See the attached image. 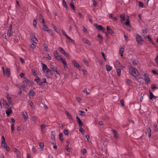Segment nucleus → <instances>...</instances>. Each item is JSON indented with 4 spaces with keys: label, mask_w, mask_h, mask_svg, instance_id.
Returning a JSON list of instances; mask_svg holds the SVG:
<instances>
[{
    "label": "nucleus",
    "mask_w": 158,
    "mask_h": 158,
    "mask_svg": "<svg viewBox=\"0 0 158 158\" xmlns=\"http://www.w3.org/2000/svg\"><path fill=\"white\" fill-rule=\"evenodd\" d=\"M129 73L135 78L138 77V76L139 74L137 70L133 68L130 69Z\"/></svg>",
    "instance_id": "1"
},
{
    "label": "nucleus",
    "mask_w": 158,
    "mask_h": 158,
    "mask_svg": "<svg viewBox=\"0 0 158 158\" xmlns=\"http://www.w3.org/2000/svg\"><path fill=\"white\" fill-rule=\"evenodd\" d=\"M136 38L137 42L138 44H143V40H142L141 36L139 35H136Z\"/></svg>",
    "instance_id": "2"
},
{
    "label": "nucleus",
    "mask_w": 158,
    "mask_h": 158,
    "mask_svg": "<svg viewBox=\"0 0 158 158\" xmlns=\"http://www.w3.org/2000/svg\"><path fill=\"white\" fill-rule=\"evenodd\" d=\"M53 55L56 60H60L61 59H62V58L59 55V54L57 50H55L54 51Z\"/></svg>",
    "instance_id": "3"
},
{
    "label": "nucleus",
    "mask_w": 158,
    "mask_h": 158,
    "mask_svg": "<svg viewBox=\"0 0 158 158\" xmlns=\"http://www.w3.org/2000/svg\"><path fill=\"white\" fill-rule=\"evenodd\" d=\"M42 69L44 72L48 73L50 72L51 70L49 69L47 66L44 64L42 63Z\"/></svg>",
    "instance_id": "4"
},
{
    "label": "nucleus",
    "mask_w": 158,
    "mask_h": 158,
    "mask_svg": "<svg viewBox=\"0 0 158 158\" xmlns=\"http://www.w3.org/2000/svg\"><path fill=\"white\" fill-rule=\"evenodd\" d=\"M30 81L27 79H25V80L23 82L22 86L23 88H26L28 85H29Z\"/></svg>",
    "instance_id": "5"
},
{
    "label": "nucleus",
    "mask_w": 158,
    "mask_h": 158,
    "mask_svg": "<svg viewBox=\"0 0 158 158\" xmlns=\"http://www.w3.org/2000/svg\"><path fill=\"white\" fill-rule=\"evenodd\" d=\"M144 77V80L145 83L146 84H148L149 83L150 80L148 77V75L147 74H145L143 75Z\"/></svg>",
    "instance_id": "6"
},
{
    "label": "nucleus",
    "mask_w": 158,
    "mask_h": 158,
    "mask_svg": "<svg viewBox=\"0 0 158 158\" xmlns=\"http://www.w3.org/2000/svg\"><path fill=\"white\" fill-rule=\"evenodd\" d=\"M94 25L97 29L99 31H104L105 30V29L101 25H98L96 23H94Z\"/></svg>",
    "instance_id": "7"
},
{
    "label": "nucleus",
    "mask_w": 158,
    "mask_h": 158,
    "mask_svg": "<svg viewBox=\"0 0 158 158\" xmlns=\"http://www.w3.org/2000/svg\"><path fill=\"white\" fill-rule=\"evenodd\" d=\"M50 68L52 69L53 71L55 72L57 74L59 75H60V74L57 71V68L56 66H55L52 65L51 64L50 66Z\"/></svg>",
    "instance_id": "8"
},
{
    "label": "nucleus",
    "mask_w": 158,
    "mask_h": 158,
    "mask_svg": "<svg viewBox=\"0 0 158 158\" xmlns=\"http://www.w3.org/2000/svg\"><path fill=\"white\" fill-rule=\"evenodd\" d=\"M28 94L29 98H31L35 95V92L33 90H31L29 92Z\"/></svg>",
    "instance_id": "9"
},
{
    "label": "nucleus",
    "mask_w": 158,
    "mask_h": 158,
    "mask_svg": "<svg viewBox=\"0 0 158 158\" xmlns=\"http://www.w3.org/2000/svg\"><path fill=\"white\" fill-rule=\"evenodd\" d=\"M34 80L39 85H40L42 84V81L38 77H36Z\"/></svg>",
    "instance_id": "10"
},
{
    "label": "nucleus",
    "mask_w": 158,
    "mask_h": 158,
    "mask_svg": "<svg viewBox=\"0 0 158 158\" xmlns=\"http://www.w3.org/2000/svg\"><path fill=\"white\" fill-rule=\"evenodd\" d=\"M31 40L34 43H36L37 40L35 37V36L33 34H31Z\"/></svg>",
    "instance_id": "11"
},
{
    "label": "nucleus",
    "mask_w": 158,
    "mask_h": 158,
    "mask_svg": "<svg viewBox=\"0 0 158 158\" xmlns=\"http://www.w3.org/2000/svg\"><path fill=\"white\" fill-rule=\"evenodd\" d=\"M22 115L23 117L24 118V119L25 120H27L28 118V117L27 116V112L25 111H23V112L22 114Z\"/></svg>",
    "instance_id": "12"
},
{
    "label": "nucleus",
    "mask_w": 158,
    "mask_h": 158,
    "mask_svg": "<svg viewBox=\"0 0 158 158\" xmlns=\"http://www.w3.org/2000/svg\"><path fill=\"white\" fill-rule=\"evenodd\" d=\"M146 135H148L149 137H150L151 135V130L150 127H148L147 130V131L146 132Z\"/></svg>",
    "instance_id": "13"
},
{
    "label": "nucleus",
    "mask_w": 158,
    "mask_h": 158,
    "mask_svg": "<svg viewBox=\"0 0 158 158\" xmlns=\"http://www.w3.org/2000/svg\"><path fill=\"white\" fill-rule=\"evenodd\" d=\"M73 63L74 66L78 69L79 68L80 65L76 60H73Z\"/></svg>",
    "instance_id": "14"
},
{
    "label": "nucleus",
    "mask_w": 158,
    "mask_h": 158,
    "mask_svg": "<svg viewBox=\"0 0 158 158\" xmlns=\"http://www.w3.org/2000/svg\"><path fill=\"white\" fill-rule=\"evenodd\" d=\"M12 113V111L11 108H9L6 111V113L8 116H9Z\"/></svg>",
    "instance_id": "15"
},
{
    "label": "nucleus",
    "mask_w": 158,
    "mask_h": 158,
    "mask_svg": "<svg viewBox=\"0 0 158 158\" xmlns=\"http://www.w3.org/2000/svg\"><path fill=\"white\" fill-rule=\"evenodd\" d=\"M60 60H61L62 63L64 68H67V65L65 60L63 59L62 58V59H61Z\"/></svg>",
    "instance_id": "16"
},
{
    "label": "nucleus",
    "mask_w": 158,
    "mask_h": 158,
    "mask_svg": "<svg viewBox=\"0 0 158 158\" xmlns=\"http://www.w3.org/2000/svg\"><path fill=\"white\" fill-rule=\"evenodd\" d=\"M76 118L77 120V122L79 124V125L80 126H82L83 125V123L81 120L80 119L78 116H76Z\"/></svg>",
    "instance_id": "17"
},
{
    "label": "nucleus",
    "mask_w": 158,
    "mask_h": 158,
    "mask_svg": "<svg viewBox=\"0 0 158 158\" xmlns=\"http://www.w3.org/2000/svg\"><path fill=\"white\" fill-rule=\"evenodd\" d=\"M82 40L85 44H88V45H91V42L90 41H89L88 40L86 39L83 38H82Z\"/></svg>",
    "instance_id": "18"
},
{
    "label": "nucleus",
    "mask_w": 158,
    "mask_h": 158,
    "mask_svg": "<svg viewBox=\"0 0 158 158\" xmlns=\"http://www.w3.org/2000/svg\"><path fill=\"white\" fill-rule=\"evenodd\" d=\"M39 20L40 22L42 23H45V21L43 17L41 14H40L39 15Z\"/></svg>",
    "instance_id": "19"
},
{
    "label": "nucleus",
    "mask_w": 158,
    "mask_h": 158,
    "mask_svg": "<svg viewBox=\"0 0 158 158\" xmlns=\"http://www.w3.org/2000/svg\"><path fill=\"white\" fill-rule=\"evenodd\" d=\"M124 51V48L123 47L121 48L119 50V53L121 56H123V53Z\"/></svg>",
    "instance_id": "20"
},
{
    "label": "nucleus",
    "mask_w": 158,
    "mask_h": 158,
    "mask_svg": "<svg viewBox=\"0 0 158 158\" xmlns=\"http://www.w3.org/2000/svg\"><path fill=\"white\" fill-rule=\"evenodd\" d=\"M52 26L53 28L54 29V30L58 33L60 32V30L58 29L53 24H52Z\"/></svg>",
    "instance_id": "21"
},
{
    "label": "nucleus",
    "mask_w": 158,
    "mask_h": 158,
    "mask_svg": "<svg viewBox=\"0 0 158 158\" xmlns=\"http://www.w3.org/2000/svg\"><path fill=\"white\" fill-rule=\"evenodd\" d=\"M120 17L121 19V22H122L123 21H124L125 19V14H121L120 16Z\"/></svg>",
    "instance_id": "22"
},
{
    "label": "nucleus",
    "mask_w": 158,
    "mask_h": 158,
    "mask_svg": "<svg viewBox=\"0 0 158 158\" xmlns=\"http://www.w3.org/2000/svg\"><path fill=\"white\" fill-rule=\"evenodd\" d=\"M115 63L118 67L121 68L123 67L122 64L118 61H116Z\"/></svg>",
    "instance_id": "23"
},
{
    "label": "nucleus",
    "mask_w": 158,
    "mask_h": 158,
    "mask_svg": "<svg viewBox=\"0 0 158 158\" xmlns=\"http://www.w3.org/2000/svg\"><path fill=\"white\" fill-rule=\"evenodd\" d=\"M149 93L150 94V98L151 100H152L153 98H154V99H156V97L154 96L150 91H149Z\"/></svg>",
    "instance_id": "24"
},
{
    "label": "nucleus",
    "mask_w": 158,
    "mask_h": 158,
    "mask_svg": "<svg viewBox=\"0 0 158 158\" xmlns=\"http://www.w3.org/2000/svg\"><path fill=\"white\" fill-rule=\"evenodd\" d=\"M65 113L66 114H67V116H68V117H69V120H71L73 119V118H72L71 115L67 111H66L65 112Z\"/></svg>",
    "instance_id": "25"
},
{
    "label": "nucleus",
    "mask_w": 158,
    "mask_h": 158,
    "mask_svg": "<svg viewBox=\"0 0 158 158\" xmlns=\"http://www.w3.org/2000/svg\"><path fill=\"white\" fill-rule=\"evenodd\" d=\"M6 73L8 77H9L10 75V69L9 68H6Z\"/></svg>",
    "instance_id": "26"
},
{
    "label": "nucleus",
    "mask_w": 158,
    "mask_h": 158,
    "mask_svg": "<svg viewBox=\"0 0 158 158\" xmlns=\"http://www.w3.org/2000/svg\"><path fill=\"white\" fill-rule=\"evenodd\" d=\"M48 27L45 24L43 25V29L44 31H48Z\"/></svg>",
    "instance_id": "27"
},
{
    "label": "nucleus",
    "mask_w": 158,
    "mask_h": 158,
    "mask_svg": "<svg viewBox=\"0 0 158 158\" xmlns=\"http://www.w3.org/2000/svg\"><path fill=\"white\" fill-rule=\"evenodd\" d=\"M63 4L64 7L66 9H68V6L67 4L64 0H62Z\"/></svg>",
    "instance_id": "28"
},
{
    "label": "nucleus",
    "mask_w": 158,
    "mask_h": 158,
    "mask_svg": "<svg viewBox=\"0 0 158 158\" xmlns=\"http://www.w3.org/2000/svg\"><path fill=\"white\" fill-rule=\"evenodd\" d=\"M106 69L107 71H110L112 69V67L111 66L109 65H106Z\"/></svg>",
    "instance_id": "29"
},
{
    "label": "nucleus",
    "mask_w": 158,
    "mask_h": 158,
    "mask_svg": "<svg viewBox=\"0 0 158 158\" xmlns=\"http://www.w3.org/2000/svg\"><path fill=\"white\" fill-rule=\"evenodd\" d=\"M6 98L8 100L9 103H11V98L8 94L7 95Z\"/></svg>",
    "instance_id": "30"
},
{
    "label": "nucleus",
    "mask_w": 158,
    "mask_h": 158,
    "mask_svg": "<svg viewBox=\"0 0 158 158\" xmlns=\"http://www.w3.org/2000/svg\"><path fill=\"white\" fill-rule=\"evenodd\" d=\"M12 34V30H8L7 32V35L8 36H11Z\"/></svg>",
    "instance_id": "31"
},
{
    "label": "nucleus",
    "mask_w": 158,
    "mask_h": 158,
    "mask_svg": "<svg viewBox=\"0 0 158 158\" xmlns=\"http://www.w3.org/2000/svg\"><path fill=\"white\" fill-rule=\"evenodd\" d=\"M3 105L6 107H7L8 106V104L6 101H5L3 99Z\"/></svg>",
    "instance_id": "32"
},
{
    "label": "nucleus",
    "mask_w": 158,
    "mask_h": 158,
    "mask_svg": "<svg viewBox=\"0 0 158 158\" xmlns=\"http://www.w3.org/2000/svg\"><path fill=\"white\" fill-rule=\"evenodd\" d=\"M46 127L44 124H42L41 125V129L42 131L43 132L45 130Z\"/></svg>",
    "instance_id": "33"
},
{
    "label": "nucleus",
    "mask_w": 158,
    "mask_h": 158,
    "mask_svg": "<svg viewBox=\"0 0 158 158\" xmlns=\"http://www.w3.org/2000/svg\"><path fill=\"white\" fill-rule=\"evenodd\" d=\"M2 142L1 143L2 145H3V144H6V142L5 141V139L4 137V136H2Z\"/></svg>",
    "instance_id": "34"
},
{
    "label": "nucleus",
    "mask_w": 158,
    "mask_h": 158,
    "mask_svg": "<svg viewBox=\"0 0 158 158\" xmlns=\"http://www.w3.org/2000/svg\"><path fill=\"white\" fill-rule=\"evenodd\" d=\"M43 46L44 47V49L46 52H48L49 50V49H48V46L46 45V44H43Z\"/></svg>",
    "instance_id": "35"
},
{
    "label": "nucleus",
    "mask_w": 158,
    "mask_h": 158,
    "mask_svg": "<svg viewBox=\"0 0 158 158\" xmlns=\"http://www.w3.org/2000/svg\"><path fill=\"white\" fill-rule=\"evenodd\" d=\"M37 20V19H34V20H33V25L34 26V27L36 28V24H37V22H36V20Z\"/></svg>",
    "instance_id": "36"
},
{
    "label": "nucleus",
    "mask_w": 158,
    "mask_h": 158,
    "mask_svg": "<svg viewBox=\"0 0 158 158\" xmlns=\"http://www.w3.org/2000/svg\"><path fill=\"white\" fill-rule=\"evenodd\" d=\"M79 114L80 115L82 116H84L85 115V113L82 110H79Z\"/></svg>",
    "instance_id": "37"
},
{
    "label": "nucleus",
    "mask_w": 158,
    "mask_h": 158,
    "mask_svg": "<svg viewBox=\"0 0 158 158\" xmlns=\"http://www.w3.org/2000/svg\"><path fill=\"white\" fill-rule=\"evenodd\" d=\"M132 63L134 65H136L138 64V62L137 60H135L133 61Z\"/></svg>",
    "instance_id": "38"
},
{
    "label": "nucleus",
    "mask_w": 158,
    "mask_h": 158,
    "mask_svg": "<svg viewBox=\"0 0 158 158\" xmlns=\"http://www.w3.org/2000/svg\"><path fill=\"white\" fill-rule=\"evenodd\" d=\"M126 82L128 85H130L131 84V81L128 79H126Z\"/></svg>",
    "instance_id": "39"
},
{
    "label": "nucleus",
    "mask_w": 158,
    "mask_h": 158,
    "mask_svg": "<svg viewBox=\"0 0 158 158\" xmlns=\"http://www.w3.org/2000/svg\"><path fill=\"white\" fill-rule=\"evenodd\" d=\"M117 73L118 76H120L121 75V70L119 69H117Z\"/></svg>",
    "instance_id": "40"
},
{
    "label": "nucleus",
    "mask_w": 158,
    "mask_h": 158,
    "mask_svg": "<svg viewBox=\"0 0 158 158\" xmlns=\"http://www.w3.org/2000/svg\"><path fill=\"white\" fill-rule=\"evenodd\" d=\"M70 7L71 8H72L73 10H75V6L73 3H71L70 4Z\"/></svg>",
    "instance_id": "41"
},
{
    "label": "nucleus",
    "mask_w": 158,
    "mask_h": 158,
    "mask_svg": "<svg viewBox=\"0 0 158 158\" xmlns=\"http://www.w3.org/2000/svg\"><path fill=\"white\" fill-rule=\"evenodd\" d=\"M66 57H69V54L66 53L64 51L62 53Z\"/></svg>",
    "instance_id": "42"
},
{
    "label": "nucleus",
    "mask_w": 158,
    "mask_h": 158,
    "mask_svg": "<svg viewBox=\"0 0 158 158\" xmlns=\"http://www.w3.org/2000/svg\"><path fill=\"white\" fill-rule=\"evenodd\" d=\"M63 134L62 133H60L59 134V137L61 141H63V139L61 138L62 137Z\"/></svg>",
    "instance_id": "43"
},
{
    "label": "nucleus",
    "mask_w": 158,
    "mask_h": 158,
    "mask_svg": "<svg viewBox=\"0 0 158 158\" xmlns=\"http://www.w3.org/2000/svg\"><path fill=\"white\" fill-rule=\"evenodd\" d=\"M64 133L66 135H68L69 133L68 131L66 129H65L64 131Z\"/></svg>",
    "instance_id": "44"
},
{
    "label": "nucleus",
    "mask_w": 158,
    "mask_h": 158,
    "mask_svg": "<svg viewBox=\"0 0 158 158\" xmlns=\"http://www.w3.org/2000/svg\"><path fill=\"white\" fill-rule=\"evenodd\" d=\"M155 62L157 64V65L158 66V56H157L155 58Z\"/></svg>",
    "instance_id": "45"
},
{
    "label": "nucleus",
    "mask_w": 158,
    "mask_h": 158,
    "mask_svg": "<svg viewBox=\"0 0 158 158\" xmlns=\"http://www.w3.org/2000/svg\"><path fill=\"white\" fill-rule=\"evenodd\" d=\"M127 21H126V22L125 23V24L126 25H127L130 26V22H129V21L128 19H127Z\"/></svg>",
    "instance_id": "46"
},
{
    "label": "nucleus",
    "mask_w": 158,
    "mask_h": 158,
    "mask_svg": "<svg viewBox=\"0 0 158 158\" xmlns=\"http://www.w3.org/2000/svg\"><path fill=\"white\" fill-rule=\"evenodd\" d=\"M152 72L154 74L158 75V72L155 70H152Z\"/></svg>",
    "instance_id": "47"
},
{
    "label": "nucleus",
    "mask_w": 158,
    "mask_h": 158,
    "mask_svg": "<svg viewBox=\"0 0 158 158\" xmlns=\"http://www.w3.org/2000/svg\"><path fill=\"white\" fill-rule=\"evenodd\" d=\"M83 62L86 65L88 66V62L85 59H83Z\"/></svg>",
    "instance_id": "48"
},
{
    "label": "nucleus",
    "mask_w": 158,
    "mask_h": 158,
    "mask_svg": "<svg viewBox=\"0 0 158 158\" xmlns=\"http://www.w3.org/2000/svg\"><path fill=\"white\" fill-rule=\"evenodd\" d=\"M114 135V137L115 139L116 140L118 139L119 138V137H118V133L116 134H115Z\"/></svg>",
    "instance_id": "49"
},
{
    "label": "nucleus",
    "mask_w": 158,
    "mask_h": 158,
    "mask_svg": "<svg viewBox=\"0 0 158 158\" xmlns=\"http://www.w3.org/2000/svg\"><path fill=\"white\" fill-rule=\"evenodd\" d=\"M81 152L83 154H84L86 152V150L85 148H84L81 151Z\"/></svg>",
    "instance_id": "50"
},
{
    "label": "nucleus",
    "mask_w": 158,
    "mask_h": 158,
    "mask_svg": "<svg viewBox=\"0 0 158 158\" xmlns=\"http://www.w3.org/2000/svg\"><path fill=\"white\" fill-rule=\"evenodd\" d=\"M120 102L122 105V106L123 107L124 106V101L123 99L120 100Z\"/></svg>",
    "instance_id": "51"
},
{
    "label": "nucleus",
    "mask_w": 158,
    "mask_h": 158,
    "mask_svg": "<svg viewBox=\"0 0 158 158\" xmlns=\"http://www.w3.org/2000/svg\"><path fill=\"white\" fill-rule=\"evenodd\" d=\"M94 6H96L97 5V3L95 0H92Z\"/></svg>",
    "instance_id": "52"
},
{
    "label": "nucleus",
    "mask_w": 158,
    "mask_h": 158,
    "mask_svg": "<svg viewBox=\"0 0 158 158\" xmlns=\"http://www.w3.org/2000/svg\"><path fill=\"white\" fill-rule=\"evenodd\" d=\"M66 37L69 40H71V41L72 42H73L74 41L72 40L69 36L67 35H66Z\"/></svg>",
    "instance_id": "53"
},
{
    "label": "nucleus",
    "mask_w": 158,
    "mask_h": 158,
    "mask_svg": "<svg viewBox=\"0 0 158 158\" xmlns=\"http://www.w3.org/2000/svg\"><path fill=\"white\" fill-rule=\"evenodd\" d=\"M82 72L83 73V75H85L87 73L86 71L84 69H83L82 70Z\"/></svg>",
    "instance_id": "54"
},
{
    "label": "nucleus",
    "mask_w": 158,
    "mask_h": 158,
    "mask_svg": "<svg viewBox=\"0 0 158 158\" xmlns=\"http://www.w3.org/2000/svg\"><path fill=\"white\" fill-rule=\"evenodd\" d=\"M31 72L32 73L33 75H34V76H36V74L35 73V71L34 69H32L31 70Z\"/></svg>",
    "instance_id": "55"
},
{
    "label": "nucleus",
    "mask_w": 158,
    "mask_h": 158,
    "mask_svg": "<svg viewBox=\"0 0 158 158\" xmlns=\"http://www.w3.org/2000/svg\"><path fill=\"white\" fill-rule=\"evenodd\" d=\"M139 5L141 7H142L143 6V3L141 2L140 1L139 2Z\"/></svg>",
    "instance_id": "56"
},
{
    "label": "nucleus",
    "mask_w": 158,
    "mask_h": 158,
    "mask_svg": "<svg viewBox=\"0 0 158 158\" xmlns=\"http://www.w3.org/2000/svg\"><path fill=\"white\" fill-rule=\"evenodd\" d=\"M101 53H102V56L103 57V58H104V60H105V61H106V58L105 57V55L104 53L102 52H101Z\"/></svg>",
    "instance_id": "57"
},
{
    "label": "nucleus",
    "mask_w": 158,
    "mask_h": 158,
    "mask_svg": "<svg viewBox=\"0 0 158 158\" xmlns=\"http://www.w3.org/2000/svg\"><path fill=\"white\" fill-rule=\"evenodd\" d=\"M44 146V144L43 143H41L40 144V146L41 148H43Z\"/></svg>",
    "instance_id": "58"
},
{
    "label": "nucleus",
    "mask_w": 158,
    "mask_h": 158,
    "mask_svg": "<svg viewBox=\"0 0 158 158\" xmlns=\"http://www.w3.org/2000/svg\"><path fill=\"white\" fill-rule=\"evenodd\" d=\"M28 103H29V104L31 106V107L32 108L33 107V106H32V105H33L32 102L31 101L29 100V101H28Z\"/></svg>",
    "instance_id": "59"
},
{
    "label": "nucleus",
    "mask_w": 158,
    "mask_h": 158,
    "mask_svg": "<svg viewBox=\"0 0 158 158\" xmlns=\"http://www.w3.org/2000/svg\"><path fill=\"white\" fill-rule=\"evenodd\" d=\"M16 86H17L19 88L21 89L22 88H23V86H22V85H20L18 84H17L16 85Z\"/></svg>",
    "instance_id": "60"
},
{
    "label": "nucleus",
    "mask_w": 158,
    "mask_h": 158,
    "mask_svg": "<svg viewBox=\"0 0 158 158\" xmlns=\"http://www.w3.org/2000/svg\"><path fill=\"white\" fill-rule=\"evenodd\" d=\"M83 92L85 93L87 95H89V93L87 91L86 89H85L83 91Z\"/></svg>",
    "instance_id": "61"
},
{
    "label": "nucleus",
    "mask_w": 158,
    "mask_h": 158,
    "mask_svg": "<svg viewBox=\"0 0 158 158\" xmlns=\"http://www.w3.org/2000/svg\"><path fill=\"white\" fill-rule=\"evenodd\" d=\"M59 49H60L59 51L61 53H63V52L64 51V50L62 48L60 47L59 48Z\"/></svg>",
    "instance_id": "62"
},
{
    "label": "nucleus",
    "mask_w": 158,
    "mask_h": 158,
    "mask_svg": "<svg viewBox=\"0 0 158 158\" xmlns=\"http://www.w3.org/2000/svg\"><path fill=\"white\" fill-rule=\"evenodd\" d=\"M31 48L32 49H34L35 47V45L33 44H31Z\"/></svg>",
    "instance_id": "63"
},
{
    "label": "nucleus",
    "mask_w": 158,
    "mask_h": 158,
    "mask_svg": "<svg viewBox=\"0 0 158 158\" xmlns=\"http://www.w3.org/2000/svg\"><path fill=\"white\" fill-rule=\"evenodd\" d=\"M108 31V32L109 33H110V34H113V31H112V30L111 29H109V30Z\"/></svg>",
    "instance_id": "64"
}]
</instances>
